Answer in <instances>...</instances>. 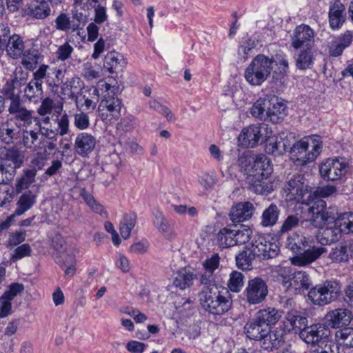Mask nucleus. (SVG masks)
Segmentation results:
<instances>
[{
	"label": "nucleus",
	"mask_w": 353,
	"mask_h": 353,
	"mask_svg": "<svg viewBox=\"0 0 353 353\" xmlns=\"http://www.w3.org/2000/svg\"><path fill=\"white\" fill-rule=\"evenodd\" d=\"M314 43V32L307 25L298 26L291 35V46L294 49H312Z\"/></svg>",
	"instance_id": "2eb2a0df"
},
{
	"label": "nucleus",
	"mask_w": 353,
	"mask_h": 353,
	"mask_svg": "<svg viewBox=\"0 0 353 353\" xmlns=\"http://www.w3.org/2000/svg\"><path fill=\"white\" fill-rule=\"evenodd\" d=\"M31 248L28 244H22L14 250L10 259L13 262H15L23 257L29 256L31 253Z\"/></svg>",
	"instance_id": "338daca9"
},
{
	"label": "nucleus",
	"mask_w": 353,
	"mask_h": 353,
	"mask_svg": "<svg viewBox=\"0 0 353 353\" xmlns=\"http://www.w3.org/2000/svg\"><path fill=\"white\" fill-rule=\"evenodd\" d=\"M267 328V327H263V325L255 317L248 321L244 327L246 336L253 340H259L262 335L265 333Z\"/></svg>",
	"instance_id": "f704fd0d"
},
{
	"label": "nucleus",
	"mask_w": 353,
	"mask_h": 353,
	"mask_svg": "<svg viewBox=\"0 0 353 353\" xmlns=\"http://www.w3.org/2000/svg\"><path fill=\"white\" fill-rule=\"evenodd\" d=\"M345 7L341 1L336 0L330 8L329 21L332 30L339 29L345 19Z\"/></svg>",
	"instance_id": "c85d7f7f"
},
{
	"label": "nucleus",
	"mask_w": 353,
	"mask_h": 353,
	"mask_svg": "<svg viewBox=\"0 0 353 353\" xmlns=\"http://www.w3.org/2000/svg\"><path fill=\"white\" fill-rule=\"evenodd\" d=\"M37 174L36 170L26 169L23 170V175L17 180L16 190L21 192L28 188L34 182Z\"/></svg>",
	"instance_id": "09e8293b"
},
{
	"label": "nucleus",
	"mask_w": 353,
	"mask_h": 353,
	"mask_svg": "<svg viewBox=\"0 0 353 353\" xmlns=\"http://www.w3.org/2000/svg\"><path fill=\"white\" fill-rule=\"evenodd\" d=\"M64 90L68 91L67 94L72 98H77L80 90H83V81L79 77H73L65 83ZM66 94V92L65 93Z\"/></svg>",
	"instance_id": "6e6d98bb"
},
{
	"label": "nucleus",
	"mask_w": 353,
	"mask_h": 353,
	"mask_svg": "<svg viewBox=\"0 0 353 353\" xmlns=\"http://www.w3.org/2000/svg\"><path fill=\"white\" fill-rule=\"evenodd\" d=\"M286 108L285 103L278 98L272 100L267 108L266 119H269L273 123L280 122L286 116Z\"/></svg>",
	"instance_id": "bb28decb"
},
{
	"label": "nucleus",
	"mask_w": 353,
	"mask_h": 353,
	"mask_svg": "<svg viewBox=\"0 0 353 353\" xmlns=\"http://www.w3.org/2000/svg\"><path fill=\"white\" fill-rule=\"evenodd\" d=\"M340 294L341 286L338 282L326 281L312 288L307 298L312 304L323 306L336 300Z\"/></svg>",
	"instance_id": "6e6552de"
},
{
	"label": "nucleus",
	"mask_w": 353,
	"mask_h": 353,
	"mask_svg": "<svg viewBox=\"0 0 353 353\" xmlns=\"http://www.w3.org/2000/svg\"><path fill=\"white\" fill-rule=\"evenodd\" d=\"M220 258L218 254H213L205 259L203 263L205 272L201 276V281L203 284H208L211 281L214 272L219 268Z\"/></svg>",
	"instance_id": "c9c22d12"
},
{
	"label": "nucleus",
	"mask_w": 353,
	"mask_h": 353,
	"mask_svg": "<svg viewBox=\"0 0 353 353\" xmlns=\"http://www.w3.org/2000/svg\"><path fill=\"white\" fill-rule=\"evenodd\" d=\"M255 255H257L256 249L254 248V243H252L251 250H244L236 256L237 267L243 270H250Z\"/></svg>",
	"instance_id": "e433bc0d"
},
{
	"label": "nucleus",
	"mask_w": 353,
	"mask_h": 353,
	"mask_svg": "<svg viewBox=\"0 0 353 353\" xmlns=\"http://www.w3.org/2000/svg\"><path fill=\"white\" fill-rule=\"evenodd\" d=\"M308 219L316 228L323 229L316 236L320 244L328 245L337 241L341 234L353 233V213L340 214L335 218L334 213L326 208L324 201H319L308 208Z\"/></svg>",
	"instance_id": "f257e3e1"
},
{
	"label": "nucleus",
	"mask_w": 353,
	"mask_h": 353,
	"mask_svg": "<svg viewBox=\"0 0 353 353\" xmlns=\"http://www.w3.org/2000/svg\"><path fill=\"white\" fill-rule=\"evenodd\" d=\"M290 288L294 291H301L308 289L311 284L310 279L305 272L298 271L293 272L290 281Z\"/></svg>",
	"instance_id": "72a5a7b5"
},
{
	"label": "nucleus",
	"mask_w": 353,
	"mask_h": 353,
	"mask_svg": "<svg viewBox=\"0 0 353 353\" xmlns=\"http://www.w3.org/2000/svg\"><path fill=\"white\" fill-rule=\"evenodd\" d=\"M325 319L332 327L338 328L348 325L352 319V314L347 309L338 308L327 312Z\"/></svg>",
	"instance_id": "412c9836"
},
{
	"label": "nucleus",
	"mask_w": 353,
	"mask_h": 353,
	"mask_svg": "<svg viewBox=\"0 0 353 353\" xmlns=\"http://www.w3.org/2000/svg\"><path fill=\"white\" fill-rule=\"evenodd\" d=\"M90 7L94 8L96 23H101L107 19L105 10V0H88Z\"/></svg>",
	"instance_id": "603ef678"
},
{
	"label": "nucleus",
	"mask_w": 353,
	"mask_h": 353,
	"mask_svg": "<svg viewBox=\"0 0 353 353\" xmlns=\"http://www.w3.org/2000/svg\"><path fill=\"white\" fill-rule=\"evenodd\" d=\"M149 106L151 109L165 117L168 121L174 119V114L172 113L171 110L168 107L161 104L157 100H151L149 102Z\"/></svg>",
	"instance_id": "052dcab7"
},
{
	"label": "nucleus",
	"mask_w": 353,
	"mask_h": 353,
	"mask_svg": "<svg viewBox=\"0 0 353 353\" xmlns=\"http://www.w3.org/2000/svg\"><path fill=\"white\" fill-rule=\"evenodd\" d=\"M268 293V285L261 278H254L250 280L245 290L246 300L251 305L262 303Z\"/></svg>",
	"instance_id": "dca6fc26"
},
{
	"label": "nucleus",
	"mask_w": 353,
	"mask_h": 353,
	"mask_svg": "<svg viewBox=\"0 0 353 353\" xmlns=\"http://www.w3.org/2000/svg\"><path fill=\"white\" fill-rule=\"evenodd\" d=\"M50 12V7L46 0H32L27 5L25 10L26 15L37 19H46Z\"/></svg>",
	"instance_id": "5701e85b"
},
{
	"label": "nucleus",
	"mask_w": 353,
	"mask_h": 353,
	"mask_svg": "<svg viewBox=\"0 0 353 353\" xmlns=\"http://www.w3.org/2000/svg\"><path fill=\"white\" fill-rule=\"evenodd\" d=\"M23 159L17 150L0 147V184L12 179L15 170L22 165Z\"/></svg>",
	"instance_id": "9d476101"
},
{
	"label": "nucleus",
	"mask_w": 353,
	"mask_h": 353,
	"mask_svg": "<svg viewBox=\"0 0 353 353\" xmlns=\"http://www.w3.org/2000/svg\"><path fill=\"white\" fill-rule=\"evenodd\" d=\"M348 170V162L344 158L339 157L327 158L319 165V174L325 181L342 180Z\"/></svg>",
	"instance_id": "9b49d317"
},
{
	"label": "nucleus",
	"mask_w": 353,
	"mask_h": 353,
	"mask_svg": "<svg viewBox=\"0 0 353 353\" xmlns=\"http://www.w3.org/2000/svg\"><path fill=\"white\" fill-rule=\"evenodd\" d=\"M261 346L266 350H272L279 347L283 341V336L280 330H270L268 327L265 333L259 339Z\"/></svg>",
	"instance_id": "a878e982"
},
{
	"label": "nucleus",
	"mask_w": 353,
	"mask_h": 353,
	"mask_svg": "<svg viewBox=\"0 0 353 353\" xmlns=\"http://www.w3.org/2000/svg\"><path fill=\"white\" fill-rule=\"evenodd\" d=\"M59 115H56L55 121L57 124V128H55L57 130V132L61 136H64L69 132V125L70 120L68 115L66 113L63 114H61V117H59Z\"/></svg>",
	"instance_id": "680f3d73"
},
{
	"label": "nucleus",
	"mask_w": 353,
	"mask_h": 353,
	"mask_svg": "<svg viewBox=\"0 0 353 353\" xmlns=\"http://www.w3.org/2000/svg\"><path fill=\"white\" fill-rule=\"evenodd\" d=\"M112 86L106 83L103 80H100L97 82L95 86H88L83 88L85 94L90 99H94L96 101H99L100 95L103 98L104 94H108L112 93Z\"/></svg>",
	"instance_id": "473e14b6"
},
{
	"label": "nucleus",
	"mask_w": 353,
	"mask_h": 353,
	"mask_svg": "<svg viewBox=\"0 0 353 353\" xmlns=\"http://www.w3.org/2000/svg\"><path fill=\"white\" fill-rule=\"evenodd\" d=\"M261 323L268 327L276 324L281 317V313L274 307H269L259 310L254 316Z\"/></svg>",
	"instance_id": "2f4dec72"
},
{
	"label": "nucleus",
	"mask_w": 353,
	"mask_h": 353,
	"mask_svg": "<svg viewBox=\"0 0 353 353\" xmlns=\"http://www.w3.org/2000/svg\"><path fill=\"white\" fill-rule=\"evenodd\" d=\"M329 258L335 263L347 262L350 259L347 253V247L344 243H340L333 248L329 254Z\"/></svg>",
	"instance_id": "8fccbe9b"
},
{
	"label": "nucleus",
	"mask_w": 353,
	"mask_h": 353,
	"mask_svg": "<svg viewBox=\"0 0 353 353\" xmlns=\"http://www.w3.org/2000/svg\"><path fill=\"white\" fill-rule=\"evenodd\" d=\"M127 63V59L122 54L113 51L105 55L103 66L109 72L113 73L116 70H123Z\"/></svg>",
	"instance_id": "c756f323"
},
{
	"label": "nucleus",
	"mask_w": 353,
	"mask_h": 353,
	"mask_svg": "<svg viewBox=\"0 0 353 353\" xmlns=\"http://www.w3.org/2000/svg\"><path fill=\"white\" fill-rule=\"evenodd\" d=\"M48 72L47 83L50 86H54L62 81L64 77V71L60 68H54Z\"/></svg>",
	"instance_id": "69168bd1"
},
{
	"label": "nucleus",
	"mask_w": 353,
	"mask_h": 353,
	"mask_svg": "<svg viewBox=\"0 0 353 353\" xmlns=\"http://www.w3.org/2000/svg\"><path fill=\"white\" fill-rule=\"evenodd\" d=\"M252 234L253 231L248 225H241L238 228L225 227L217 233L216 240L219 247L227 248L248 243Z\"/></svg>",
	"instance_id": "1a4fd4ad"
},
{
	"label": "nucleus",
	"mask_w": 353,
	"mask_h": 353,
	"mask_svg": "<svg viewBox=\"0 0 353 353\" xmlns=\"http://www.w3.org/2000/svg\"><path fill=\"white\" fill-rule=\"evenodd\" d=\"M323 245L316 244L313 238L298 232L290 234L285 241L286 248L295 254L290 257L291 263L299 267L312 263L325 253L327 250Z\"/></svg>",
	"instance_id": "7ed1b4c3"
},
{
	"label": "nucleus",
	"mask_w": 353,
	"mask_h": 353,
	"mask_svg": "<svg viewBox=\"0 0 353 353\" xmlns=\"http://www.w3.org/2000/svg\"><path fill=\"white\" fill-rule=\"evenodd\" d=\"M310 186L303 175L293 176L283 188V196L288 201L305 203V196L309 193Z\"/></svg>",
	"instance_id": "4468645a"
},
{
	"label": "nucleus",
	"mask_w": 353,
	"mask_h": 353,
	"mask_svg": "<svg viewBox=\"0 0 353 353\" xmlns=\"http://www.w3.org/2000/svg\"><path fill=\"white\" fill-rule=\"evenodd\" d=\"M244 285V275L239 272L232 271L228 281V287L233 292H239Z\"/></svg>",
	"instance_id": "5fc2aeb1"
},
{
	"label": "nucleus",
	"mask_w": 353,
	"mask_h": 353,
	"mask_svg": "<svg viewBox=\"0 0 353 353\" xmlns=\"http://www.w3.org/2000/svg\"><path fill=\"white\" fill-rule=\"evenodd\" d=\"M42 94V86L39 81H30L24 90V94L29 100H33Z\"/></svg>",
	"instance_id": "13d9d810"
},
{
	"label": "nucleus",
	"mask_w": 353,
	"mask_h": 353,
	"mask_svg": "<svg viewBox=\"0 0 353 353\" xmlns=\"http://www.w3.org/2000/svg\"><path fill=\"white\" fill-rule=\"evenodd\" d=\"M63 111V105L61 103H55L53 100L46 98L41 102L38 109V113L43 116V123L48 125L50 123V114L53 113L55 115H61Z\"/></svg>",
	"instance_id": "cd10ccee"
},
{
	"label": "nucleus",
	"mask_w": 353,
	"mask_h": 353,
	"mask_svg": "<svg viewBox=\"0 0 353 353\" xmlns=\"http://www.w3.org/2000/svg\"><path fill=\"white\" fill-rule=\"evenodd\" d=\"M136 125V118L128 114L125 116L117 125V130L123 132L131 131Z\"/></svg>",
	"instance_id": "e2e57ef3"
},
{
	"label": "nucleus",
	"mask_w": 353,
	"mask_h": 353,
	"mask_svg": "<svg viewBox=\"0 0 353 353\" xmlns=\"http://www.w3.org/2000/svg\"><path fill=\"white\" fill-rule=\"evenodd\" d=\"M55 27L57 30L74 32L79 29V23L71 20L70 17L65 13L60 14L55 19Z\"/></svg>",
	"instance_id": "ea45409f"
},
{
	"label": "nucleus",
	"mask_w": 353,
	"mask_h": 353,
	"mask_svg": "<svg viewBox=\"0 0 353 353\" xmlns=\"http://www.w3.org/2000/svg\"><path fill=\"white\" fill-rule=\"evenodd\" d=\"M89 15L88 8H83L81 6V1L80 0H76L74 3V10L73 11V18L78 21L77 23L80 24L81 22L84 23Z\"/></svg>",
	"instance_id": "bf43d9fd"
},
{
	"label": "nucleus",
	"mask_w": 353,
	"mask_h": 353,
	"mask_svg": "<svg viewBox=\"0 0 353 353\" xmlns=\"http://www.w3.org/2000/svg\"><path fill=\"white\" fill-rule=\"evenodd\" d=\"M35 201L36 196L31 192L29 191L23 194L17 202V208L15 210V214H23L32 207Z\"/></svg>",
	"instance_id": "37998d69"
},
{
	"label": "nucleus",
	"mask_w": 353,
	"mask_h": 353,
	"mask_svg": "<svg viewBox=\"0 0 353 353\" xmlns=\"http://www.w3.org/2000/svg\"><path fill=\"white\" fill-rule=\"evenodd\" d=\"M298 55L296 65L299 70H306L312 68L314 63L312 49H301Z\"/></svg>",
	"instance_id": "49530a36"
},
{
	"label": "nucleus",
	"mask_w": 353,
	"mask_h": 353,
	"mask_svg": "<svg viewBox=\"0 0 353 353\" xmlns=\"http://www.w3.org/2000/svg\"><path fill=\"white\" fill-rule=\"evenodd\" d=\"M300 339L313 353H339L338 345L333 341L330 329L324 324L315 323L305 327L300 332Z\"/></svg>",
	"instance_id": "20e7f679"
},
{
	"label": "nucleus",
	"mask_w": 353,
	"mask_h": 353,
	"mask_svg": "<svg viewBox=\"0 0 353 353\" xmlns=\"http://www.w3.org/2000/svg\"><path fill=\"white\" fill-rule=\"evenodd\" d=\"M39 59V55L36 50H28L22 57L21 63L27 70H32L36 68Z\"/></svg>",
	"instance_id": "4d7b16f0"
},
{
	"label": "nucleus",
	"mask_w": 353,
	"mask_h": 353,
	"mask_svg": "<svg viewBox=\"0 0 353 353\" xmlns=\"http://www.w3.org/2000/svg\"><path fill=\"white\" fill-rule=\"evenodd\" d=\"M21 129L16 120L8 119L0 125V139L6 144L12 143L19 138Z\"/></svg>",
	"instance_id": "4be33fe9"
},
{
	"label": "nucleus",
	"mask_w": 353,
	"mask_h": 353,
	"mask_svg": "<svg viewBox=\"0 0 353 353\" xmlns=\"http://www.w3.org/2000/svg\"><path fill=\"white\" fill-rule=\"evenodd\" d=\"M271 133V129L265 123L252 124L242 129L237 137V144L243 148H253Z\"/></svg>",
	"instance_id": "f8f14e48"
},
{
	"label": "nucleus",
	"mask_w": 353,
	"mask_h": 353,
	"mask_svg": "<svg viewBox=\"0 0 353 353\" xmlns=\"http://www.w3.org/2000/svg\"><path fill=\"white\" fill-rule=\"evenodd\" d=\"M274 272L276 274L274 276L281 282L283 286L286 289H290L291 285L290 281L293 274L291 267L279 265L275 268Z\"/></svg>",
	"instance_id": "864d4df0"
},
{
	"label": "nucleus",
	"mask_w": 353,
	"mask_h": 353,
	"mask_svg": "<svg viewBox=\"0 0 353 353\" xmlns=\"http://www.w3.org/2000/svg\"><path fill=\"white\" fill-rule=\"evenodd\" d=\"M3 92L6 98L10 99L12 101L9 108V112L10 114H16L19 111L23 108L19 103L18 96L14 93V88L12 83H7L3 88Z\"/></svg>",
	"instance_id": "a19ab883"
},
{
	"label": "nucleus",
	"mask_w": 353,
	"mask_h": 353,
	"mask_svg": "<svg viewBox=\"0 0 353 353\" xmlns=\"http://www.w3.org/2000/svg\"><path fill=\"white\" fill-rule=\"evenodd\" d=\"M200 304L203 310L213 315H222L231 307L230 299L221 294L214 285L204 286L199 294Z\"/></svg>",
	"instance_id": "423d86ee"
},
{
	"label": "nucleus",
	"mask_w": 353,
	"mask_h": 353,
	"mask_svg": "<svg viewBox=\"0 0 353 353\" xmlns=\"http://www.w3.org/2000/svg\"><path fill=\"white\" fill-rule=\"evenodd\" d=\"M4 47H6L7 54L12 59L21 57L25 48L23 39L19 35L16 34L9 37Z\"/></svg>",
	"instance_id": "7c9ffc66"
},
{
	"label": "nucleus",
	"mask_w": 353,
	"mask_h": 353,
	"mask_svg": "<svg viewBox=\"0 0 353 353\" xmlns=\"http://www.w3.org/2000/svg\"><path fill=\"white\" fill-rule=\"evenodd\" d=\"M238 165L243 172L250 176V186L255 193L268 194L276 188L274 181L269 179L273 168L271 161L265 155L244 152L239 157Z\"/></svg>",
	"instance_id": "f03ea898"
},
{
	"label": "nucleus",
	"mask_w": 353,
	"mask_h": 353,
	"mask_svg": "<svg viewBox=\"0 0 353 353\" xmlns=\"http://www.w3.org/2000/svg\"><path fill=\"white\" fill-rule=\"evenodd\" d=\"M23 132L22 144L27 148L32 150H38V148L41 147L40 134L37 131L36 126L30 125L22 128Z\"/></svg>",
	"instance_id": "b1692460"
},
{
	"label": "nucleus",
	"mask_w": 353,
	"mask_h": 353,
	"mask_svg": "<svg viewBox=\"0 0 353 353\" xmlns=\"http://www.w3.org/2000/svg\"><path fill=\"white\" fill-rule=\"evenodd\" d=\"M336 341L338 344L347 347H353V327H345L336 331Z\"/></svg>",
	"instance_id": "3c124183"
},
{
	"label": "nucleus",
	"mask_w": 353,
	"mask_h": 353,
	"mask_svg": "<svg viewBox=\"0 0 353 353\" xmlns=\"http://www.w3.org/2000/svg\"><path fill=\"white\" fill-rule=\"evenodd\" d=\"M254 248L256 249L257 255H262L264 258H274L279 252V241L277 236L268 234L259 236L255 241Z\"/></svg>",
	"instance_id": "f3484780"
},
{
	"label": "nucleus",
	"mask_w": 353,
	"mask_h": 353,
	"mask_svg": "<svg viewBox=\"0 0 353 353\" xmlns=\"http://www.w3.org/2000/svg\"><path fill=\"white\" fill-rule=\"evenodd\" d=\"M271 134L272 133L269 134L267 138L263 139V141L266 142V152L273 155L282 154L285 150V144L281 141H279L276 136H272Z\"/></svg>",
	"instance_id": "58836bf2"
},
{
	"label": "nucleus",
	"mask_w": 353,
	"mask_h": 353,
	"mask_svg": "<svg viewBox=\"0 0 353 353\" xmlns=\"http://www.w3.org/2000/svg\"><path fill=\"white\" fill-rule=\"evenodd\" d=\"M74 125L79 130H87L90 125L88 115L84 112L75 114L74 115Z\"/></svg>",
	"instance_id": "0e129e2a"
},
{
	"label": "nucleus",
	"mask_w": 353,
	"mask_h": 353,
	"mask_svg": "<svg viewBox=\"0 0 353 353\" xmlns=\"http://www.w3.org/2000/svg\"><path fill=\"white\" fill-rule=\"evenodd\" d=\"M273 60L264 54H259L249 63L244 71L246 82L252 86H259L270 76Z\"/></svg>",
	"instance_id": "0eeeda50"
},
{
	"label": "nucleus",
	"mask_w": 353,
	"mask_h": 353,
	"mask_svg": "<svg viewBox=\"0 0 353 353\" xmlns=\"http://www.w3.org/2000/svg\"><path fill=\"white\" fill-rule=\"evenodd\" d=\"M154 223L158 230L166 239L171 241L174 238L175 234L172 229L170 227L168 221L161 213H157L155 215Z\"/></svg>",
	"instance_id": "c03bdc74"
},
{
	"label": "nucleus",
	"mask_w": 353,
	"mask_h": 353,
	"mask_svg": "<svg viewBox=\"0 0 353 353\" xmlns=\"http://www.w3.org/2000/svg\"><path fill=\"white\" fill-rule=\"evenodd\" d=\"M96 144V138L92 134L88 132H81L75 138L74 149L79 156L85 157L92 152Z\"/></svg>",
	"instance_id": "aec40b11"
},
{
	"label": "nucleus",
	"mask_w": 353,
	"mask_h": 353,
	"mask_svg": "<svg viewBox=\"0 0 353 353\" xmlns=\"http://www.w3.org/2000/svg\"><path fill=\"white\" fill-rule=\"evenodd\" d=\"M97 111L99 117L105 124H112L121 117V101L114 92L104 94Z\"/></svg>",
	"instance_id": "ddd939ff"
},
{
	"label": "nucleus",
	"mask_w": 353,
	"mask_h": 353,
	"mask_svg": "<svg viewBox=\"0 0 353 353\" xmlns=\"http://www.w3.org/2000/svg\"><path fill=\"white\" fill-rule=\"evenodd\" d=\"M307 318L297 310H290L287 312L283 321V329L287 333L298 334L300 337V332L303 329L307 327Z\"/></svg>",
	"instance_id": "a211bd4d"
},
{
	"label": "nucleus",
	"mask_w": 353,
	"mask_h": 353,
	"mask_svg": "<svg viewBox=\"0 0 353 353\" xmlns=\"http://www.w3.org/2000/svg\"><path fill=\"white\" fill-rule=\"evenodd\" d=\"M10 119L16 120L19 127L21 128H26L28 125L30 126L38 124V119L33 117L32 112L24 108L14 114V118H11Z\"/></svg>",
	"instance_id": "a18cd8bd"
},
{
	"label": "nucleus",
	"mask_w": 353,
	"mask_h": 353,
	"mask_svg": "<svg viewBox=\"0 0 353 353\" xmlns=\"http://www.w3.org/2000/svg\"><path fill=\"white\" fill-rule=\"evenodd\" d=\"M137 222V215L135 214H125L121 219L119 225V230L121 236L124 239L130 237L132 230L135 226Z\"/></svg>",
	"instance_id": "79ce46f5"
},
{
	"label": "nucleus",
	"mask_w": 353,
	"mask_h": 353,
	"mask_svg": "<svg viewBox=\"0 0 353 353\" xmlns=\"http://www.w3.org/2000/svg\"><path fill=\"white\" fill-rule=\"evenodd\" d=\"M195 278L194 270L190 267H184L173 274V285L180 290L190 288Z\"/></svg>",
	"instance_id": "393cba45"
},
{
	"label": "nucleus",
	"mask_w": 353,
	"mask_h": 353,
	"mask_svg": "<svg viewBox=\"0 0 353 353\" xmlns=\"http://www.w3.org/2000/svg\"><path fill=\"white\" fill-rule=\"evenodd\" d=\"M82 75L87 81H92L100 77V71L95 70L91 63L86 62L83 64Z\"/></svg>",
	"instance_id": "774afa93"
},
{
	"label": "nucleus",
	"mask_w": 353,
	"mask_h": 353,
	"mask_svg": "<svg viewBox=\"0 0 353 353\" xmlns=\"http://www.w3.org/2000/svg\"><path fill=\"white\" fill-rule=\"evenodd\" d=\"M279 216V210L276 204L271 203L261 215V225L263 227H272L274 225Z\"/></svg>",
	"instance_id": "4c0bfd02"
},
{
	"label": "nucleus",
	"mask_w": 353,
	"mask_h": 353,
	"mask_svg": "<svg viewBox=\"0 0 353 353\" xmlns=\"http://www.w3.org/2000/svg\"><path fill=\"white\" fill-rule=\"evenodd\" d=\"M255 208L249 201L239 202L232 207L229 216L233 223H241L250 220L253 216Z\"/></svg>",
	"instance_id": "6ab92c4d"
},
{
	"label": "nucleus",
	"mask_w": 353,
	"mask_h": 353,
	"mask_svg": "<svg viewBox=\"0 0 353 353\" xmlns=\"http://www.w3.org/2000/svg\"><path fill=\"white\" fill-rule=\"evenodd\" d=\"M322 150L321 137L316 134L305 136L292 144L289 151L290 159L294 165L305 166L315 161Z\"/></svg>",
	"instance_id": "39448f33"
},
{
	"label": "nucleus",
	"mask_w": 353,
	"mask_h": 353,
	"mask_svg": "<svg viewBox=\"0 0 353 353\" xmlns=\"http://www.w3.org/2000/svg\"><path fill=\"white\" fill-rule=\"evenodd\" d=\"M270 101L265 98H259L250 109L251 115L261 120H266V111Z\"/></svg>",
	"instance_id": "de8ad7c7"
}]
</instances>
